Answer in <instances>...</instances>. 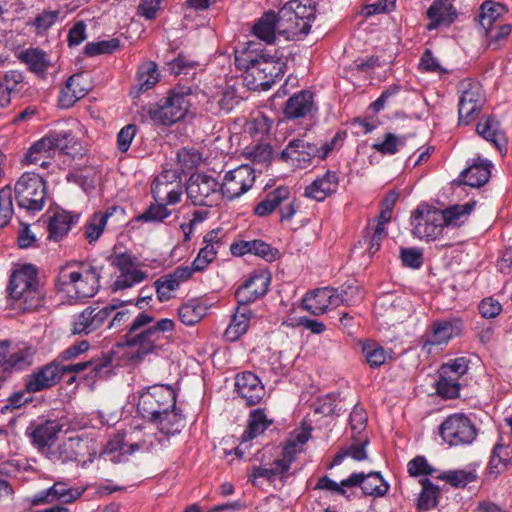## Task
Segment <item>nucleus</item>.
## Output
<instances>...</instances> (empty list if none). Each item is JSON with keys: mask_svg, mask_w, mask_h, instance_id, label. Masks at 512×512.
Instances as JSON below:
<instances>
[{"mask_svg": "<svg viewBox=\"0 0 512 512\" xmlns=\"http://www.w3.org/2000/svg\"><path fill=\"white\" fill-rule=\"evenodd\" d=\"M439 433L444 442L450 446L469 445L477 437V429L464 414L455 413L448 416L440 425Z\"/></svg>", "mask_w": 512, "mask_h": 512, "instance_id": "10", "label": "nucleus"}, {"mask_svg": "<svg viewBox=\"0 0 512 512\" xmlns=\"http://www.w3.org/2000/svg\"><path fill=\"white\" fill-rule=\"evenodd\" d=\"M463 331V322L459 318L435 320L422 336L423 349L429 352L433 346L447 345Z\"/></svg>", "mask_w": 512, "mask_h": 512, "instance_id": "14", "label": "nucleus"}, {"mask_svg": "<svg viewBox=\"0 0 512 512\" xmlns=\"http://www.w3.org/2000/svg\"><path fill=\"white\" fill-rule=\"evenodd\" d=\"M288 197V187L279 186L267 193L265 199L260 201L254 209L257 216L265 217L273 213L277 207Z\"/></svg>", "mask_w": 512, "mask_h": 512, "instance_id": "49", "label": "nucleus"}, {"mask_svg": "<svg viewBox=\"0 0 512 512\" xmlns=\"http://www.w3.org/2000/svg\"><path fill=\"white\" fill-rule=\"evenodd\" d=\"M18 59L27 65L28 69L36 74L43 75L51 65L46 52L38 48H28L21 51Z\"/></svg>", "mask_w": 512, "mask_h": 512, "instance_id": "45", "label": "nucleus"}, {"mask_svg": "<svg viewBox=\"0 0 512 512\" xmlns=\"http://www.w3.org/2000/svg\"><path fill=\"white\" fill-rule=\"evenodd\" d=\"M73 220L74 217L67 211L55 212L48 225L49 238L61 240L69 232Z\"/></svg>", "mask_w": 512, "mask_h": 512, "instance_id": "52", "label": "nucleus"}, {"mask_svg": "<svg viewBox=\"0 0 512 512\" xmlns=\"http://www.w3.org/2000/svg\"><path fill=\"white\" fill-rule=\"evenodd\" d=\"M283 6L291 10L294 16H297L301 22H306V24H310L315 18L316 6L313 0H290Z\"/></svg>", "mask_w": 512, "mask_h": 512, "instance_id": "55", "label": "nucleus"}, {"mask_svg": "<svg viewBox=\"0 0 512 512\" xmlns=\"http://www.w3.org/2000/svg\"><path fill=\"white\" fill-rule=\"evenodd\" d=\"M361 350L365 362L373 369L379 368L391 359V351L384 349L375 341H364Z\"/></svg>", "mask_w": 512, "mask_h": 512, "instance_id": "48", "label": "nucleus"}, {"mask_svg": "<svg viewBox=\"0 0 512 512\" xmlns=\"http://www.w3.org/2000/svg\"><path fill=\"white\" fill-rule=\"evenodd\" d=\"M97 454L96 443L87 436L76 435L62 441L53 451L50 460L66 463L91 459Z\"/></svg>", "mask_w": 512, "mask_h": 512, "instance_id": "11", "label": "nucleus"}, {"mask_svg": "<svg viewBox=\"0 0 512 512\" xmlns=\"http://www.w3.org/2000/svg\"><path fill=\"white\" fill-rule=\"evenodd\" d=\"M7 290L14 306L22 311L35 310L44 300L38 272L32 264L22 265L12 272Z\"/></svg>", "mask_w": 512, "mask_h": 512, "instance_id": "4", "label": "nucleus"}, {"mask_svg": "<svg viewBox=\"0 0 512 512\" xmlns=\"http://www.w3.org/2000/svg\"><path fill=\"white\" fill-rule=\"evenodd\" d=\"M271 283V274L267 269L254 270L249 277L240 285L235 298L237 304H250L263 297Z\"/></svg>", "mask_w": 512, "mask_h": 512, "instance_id": "18", "label": "nucleus"}, {"mask_svg": "<svg viewBox=\"0 0 512 512\" xmlns=\"http://www.w3.org/2000/svg\"><path fill=\"white\" fill-rule=\"evenodd\" d=\"M254 182V169L249 165H240L225 174L220 185L221 195L228 200H234L250 190Z\"/></svg>", "mask_w": 512, "mask_h": 512, "instance_id": "15", "label": "nucleus"}, {"mask_svg": "<svg viewBox=\"0 0 512 512\" xmlns=\"http://www.w3.org/2000/svg\"><path fill=\"white\" fill-rule=\"evenodd\" d=\"M151 422L157 425L160 433L169 437L181 432L185 426V417L175 405Z\"/></svg>", "mask_w": 512, "mask_h": 512, "instance_id": "40", "label": "nucleus"}, {"mask_svg": "<svg viewBox=\"0 0 512 512\" xmlns=\"http://www.w3.org/2000/svg\"><path fill=\"white\" fill-rule=\"evenodd\" d=\"M251 33L266 44H273L276 40V35H278L276 13L273 10L263 13L253 24Z\"/></svg>", "mask_w": 512, "mask_h": 512, "instance_id": "37", "label": "nucleus"}, {"mask_svg": "<svg viewBox=\"0 0 512 512\" xmlns=\"http://www.w3.org/2000/svg\"><path fill=\"white\" fill-rule=\"evenodd\" d=\"M339 178L336 172L327 171L321 178L314 180L305 189V196L316 201H323L329 195L336 192Z\"/></svg>", "mask_w": 512, "mask_h": 512, "instance_id": "35", "label": "nucleus"}, {"mask_svg": "<svg viewBox=\"0 0 512 512\" xmlns=\"http://www.w3.org/2000/svg\"><path fill=\"white\" fill-rule=\"evenodd\" d=\"M89 85L82 73L71 75L62 86L58 102L61 108H70L89 92Z\"/></svg>", "mask_w": 512, "mask_h": 512, "instance_id": "28", "label": "nucleus"}, {"mask_svg": "<svg viewBox=\"0 0 512 512\" xmlns=\"http://www.w3.org/2000/svg\"><path fill=\"white\" fill-rule=\"evenodd\" d=\"M511 463L512 449L501 442L495 444L488 465L489 474L496 478L499 474L507 470Z\"/></svg>", "mask_w": 512, "mask_h": 512, "instance_id": "47", "label": "nucleus"}, {"mask_svg": "<svg viewBox=\"0 0 512 512\" xmlns=\"http://www.w3.org/2000/svg\"><path fill=\"white\" fill-rule=\"evenodd\" d=\"M281 156L300 168H306L311 164L313 158H319L318 145L305 139H294L282 151Z\"/></svg>", "mask_w": 512, "mask_h": 512, "instance_id": "23", "label": "nucleus"}, {"mask_svg": "<svg viewBox=\"0 0 512 512\" xmlns=\"http://www.w3.org/2000/svg\"><path fill=\"white\" fill-rule=\"evenodd\" d=\"M186 194L195 206L212 207L220 200V184L210 175L193 174L187 182Z\"/></svg>", "mask_w": 512, "mask_h": 512, "instance_id": "12", "label": "nucleus"}, {"mask_svg": "<svg viewBox=\"0 0 512 512\" xmlns=\"http://www.w3.org/2000/svg\"><path fill=\"white\" fill-rule=\"evenodd\" d=\"M61 379V365L57 363L47 364L25 378V390L36 393L51 388Z\"/></svg>", "mask_w": 512, "mask_h": 512, "instance_id": "22", "label": "nucleus"}, {"mask_svg": "<svg viewBox=\"0 0 512 512\" xmlns=\"http://www.w3.org/2000/svg\"><path fill=\"white\" fill-rule=\"evenodd\" d=\"M191 276L192 270H190L189 266H179L171 273L159 277L154 283L158 300L160 302L170 300L172 292L176 291Z\"/></svg>", "mask_w": 512, "mask_h": 512, "instance_id": "27", "label": "nucleus"}, {"mask_svg": "<svg viewBox=\"0 0 512 512\" xmlns=\"http://www.w3.org/2000/svg\"><path fill=\"white\" fill-rule=\"evenodd\" d=\"M406 299L393 293L380 296L375 304V310L381 317L387 320L397 322L402 320L408 314V309L404 306Z\"/></svg>", "mask_w": 512, "mask_h": 512, "instance_id": "32", "label": "nucleus"}, {"mask_svg": "<svg viewBox=\"0 0 512 512\" xmlns=\"http://www.w3.org/2000/svg\"><path fill=\"white\" fill-rule=\"evenodd\" d=\"M460 387L458 377L444 375V373L440 371V378L436 385L438 395L447 399L456 398L459 396Z\"/></svg>", "mask_w": 512, "mask_h": 512, "instance_id": "59", "label": "nucleus"}, {"mask_svg": "<svg viewBox=\"0 0 512 512\" xmlns=\"http://www.w3.org/2000/svg\"><path fill=\"white\" fill-rule=\"evenodd\" d=\"M353 443L347 447L340 449V451L334 456L332 466L341 464L345 458L351 457L356 461H362L367 459L366 446L369 443L367 436L356 437L351 436Z\"/></svg>", "mask_w": 512, "mask_h": 512, "instance_id": "46", "label": "nucleus"}, {"mask_svg": "<svg viewBox=\"0 0 512 512\" xmlns=\"http://www.w3.org/2000/svg\"><path fill=\"white\" fill-rule=\"evenodd\" d=\"M343 485H351V487L359 486L364 495L381 497L384 496L389 485L384 481L379 472L352 473L348 478L344 479Z\"/></svg>", "mask_w": 512, "mask_h": 512, "instance_id": "25", "label": "nucleus"}, {"mask_svg": "<svg viewBox=\"0 0 512 512\" xmlns=\"http://www.w3.org/2000/svg\"><path fill=\"white\" fill-rule=\"evenodd\" d=\"M110 367L111 359L109 357L82 361L75 364L61 365V377L66 373H79L89 370L88 375L91 378H103L109 373Z\"/></svg>", "mask_w": 512, "mask_h": 512, "instance_id": "36", "label": "nucleus"}, {"mask_svg": "<svg viewBox=\"0 0 512 512\" xmlns=\"http://www.w3.org/2000/svg\"><path fill=\"white\" fill-rule=\"evenodd\" d=\"M313 107V94L310 91L302 90L286 101L284 114L289 119L302 118L308 115Z\"/></svg>", "mask_w": 512, "mask_h": 512, "instance_id": "38", "label": "nucleus"}, {"mask_svg": "<svg viewBox=\"0 0 512 512\" xmlns=\"http://www.w3.org/2000/svg\"><path fill=\"white\" fill-rule=\"evenodd\" d=\"M367 234L364 240L368 245L367 251L370 256L374 255L380 250L381 242L387 236L386 228L369 224L366 228Z\"/></svg>", "mask_w": 512, "mask_h": 512, "instance_id": "63", "label": "nucleus"}, {"mask_svg": "<svg viewBox=\"0 0 512 512\" xmlns=\"http://www.w3.org/2000/svg\"><path fill=\"white\" fill-rule=\"evenodd\" d=\"M14 214L12 189L9 185L0 189V226L8 225Z\"/></svg>", "mask_w": 512, "mask_h": 512, "instance_id": "61", "label": "nucleus"}, {"mask_svg": "<svg viewBox=\"0 0 512 512\" xmlns=\"http://www.w3.org/2000/svg\"><path fill=\"white\" fill-rule=\"evenodd\" d=\"M480 10L481 13L479 23L483 29H489L490 27H493V23L508 11L504 4L491 0L483 2Z\"/></svg>", "mask_w": 512, "mask_h": 512, "instance_id": "53", "label": "nucleus"}, {"mask_svg": "<svg viewBox=\"0 0 512 512\" xmlns=\"http://www.w3.org/2000/svg\"><path fill=\"white\" fill-rule=\"evenodd\" d=\"M175 323L172 319L155 318L147 312L139 313L123 336V345L133 349L131 360L141 361L147 355L162 351L170 342Z\"/></svg>", "mask_w": 512, "mask_h": 512, "instance_id": "1", "label": "nucleus"}, {"mask_svg": "<svg viewBox=\"0 0 512 512\" xmlns=\"http://www.w3.org/2000/svg\"><path fill=\"white\" fill-rule=\"evenodd\" d=\"M422 490L418 498V509L427 511L434 508L438 503L440 490L429 479L423 478L420 481Z\"/></svg>", "mask_w": 512, "mask_h": 512, "instance_id": "54", "label": "nucleus"}, {"mask_svg": "<svg viewBox=\"0 0 512 512\" xmlns=\"http://www.w3.org/2000/svg\"><path fill=\"white\" fill-rule=\"evenodd\" d=\"M119 213L121 216L124 214L123 209L117 206L108 207L105 211L95 212L87 221L85 225V238L89 243L97 241L108 223V221Z\"/></svg>", "mask_w": 512, "mask_h": 512, "instance_id": "34", "label": "nucleus"}, {"mask_svg": "<svg viewBox=\"0 0 512 512\" xmlns=\"http://www.w3.org/2000/svg\"><path fill=\"white\" fill-rule=\"evenodd\" d=\"M491 164L488 161L479 159L478 162L473 163L464 171L460 177L465 185L470 187H481L486 184L490 178Z\"/></svg>", "mask_w": 512, "mask_h": 512, "instance_id": "43", "label": "nucleus"}, {"mask_svg": "<svg viewBox=\"0 0 512 512\" xmlns=\"http://www.w3.org/2000/svg\"><path fill=\"white\" fill-rule=\"evenodd\" d=\"M151 449L152 443L146 439L134 441L132 435L126 439L125 434L117 433L107 442L104 454L113 462H121L137 451L149 452Z\"/></svg>", "mask_w": 512, "mask_h": 512, "instance_id": "19", "label": "nucleus"}, {"mask_svg": "<svg viewBox=\"0 0 512 512\" xmlns=\"http://www.w3.org/2000/svg\"><path fill=\"white\" fill-rule=\"evenodd\" d=\"M443 221L440 209L421 204L411 217L412 234L421 240L433 241L442 234Z\"/></svg>", "mask_w": 512, "mask_h": 512, "instance_id": "9", "label": "nucleus"}, {"mask_svg": "<svg viewBox=\"0 0 512 512\" xmlns=\"http://www.w3.org/2000/svg\"><path fill=\"white\" fill-rule=\"evenodd\" d=\"M235 65L244 70L247 85L254 90H268L284 75L286 64L282 57L269 54H254L243 49L236 51Z\"/></svg>", "mask_w": 512, "mask_h": 512, "instance_id": "2", "label": "nucleus"}, {"mask_svg": "<svg viewBox=\"0 0 512 512\" xmlns=\"http://www.w3.org/2000/svg\"><path fill=\"white\" fill-rule=\"evenodd\" d=\"M239 102L240 97L233 86H219L209 97L207 108L215 114L229 113Z\"/></svg>", "mask_w": 512, "mask_h": 512, "instance_id": "33", "label": "nucleus"}, {"mask_svg": "<svg viewBox=\"0 0 512 512\" xmlns=\"http://www.w3.org/2000/svg\"><path fill=\"white\" fill-rule=\"evenodd\" d=\"M206 313L207 306L199 299H190L178 309L180 321L187 326L195 325L201 321Z\"/></svg>", "mask_w": 512, "mask_h": 512, "instance_id": "50", "label": "nucleus"}, {"mask_svg": "<svg viewBox=\"0 0 512 512\" xmlns=\"http://www.w3.org/2000/svg\"><path fill=\"white\" fill-rule=\"evenodd\" d=\"M189 107L188 95L173 89L166 97L149 105L147 114L155 124L170 126L183 119Z\"/></svg>", "mask_w": 512, "mask_h": 512, "instance_id": "6", "label": "nucleus"}, {"mask_svg": "<svg viewBox=\"0 0 512 512\" xmlns=\"http://www.w3.org/2000/svg\"><path fill=\"white\" fill-rule=\"evenodd\" d=\"M62 427V424L57 420L41 417L30 421L25 430V435L38 452L50 459L51 454L55 450L54 444L59 433L62 431Z\"/></svg>", "mask_w": 512, "mask_h": 512, "instance_id": "8", "label": "nucleus"}, {"mask_svg": "<svg viewBox=\"0 0 512 512\" xmlns=\"http://www.w3.org/2000/svg\"><path fill=\"white\" fill-rule=\"evenodd\" d=\"M84 488L68 487L65 483L57 482L41 495L36 496L33 500L34 504H40L48 501L49 497L59 500L63 503H70L77 500L84 493Z\"/></svg>", "mask_w": 512, "mask_h": 512, "instance_id": "39", "label": "nucleus"}, {"mask_svg": "<svg viewBox=\"0 0 512 512\" xmlns=\"http://www.w3.org/2000/svg\"><path fill=\"white\" fill-rule=\"evenodd\" d=\"M151 192L156 202L174 205L182 196L181 179L175 170H166L159 174L151 185Z\"/></svg>", "mask_w": 512, "mask_h": 512, "instance_id": "17", "label": "nucleus"}, {"mask_svg": "<svg viewBox=\"0 0 512 512\" xmlns=\"http://www.w3.org/2000/svg\"><path fill=\"white\" fill-rule=\"evenodd\" d=\"M176 405V392L168 385L156 384L142 390L138 396L137 412L152 421Z\"/></svg>", "mask_w": 512, "mask_h": 512, "instance_id": "5", "label": "nucleus"}, {"mask_svg": "<svg viewBox=\"0 0 512 512\" xmlns=\"http://www.w3.org/2000/svg\"><path fill=\"white\" fill-rule=\"evenodd\" d=\"M252 310L249 304H238L235 314L233 315L230 325L225 330V337L229 341H235L249 328Z\"/></svg>", "mask_w": 512, "mask_h": 512, "instance_id": "41", "label": "nucleus"}, {"mask_svg": "<svg viewBox=\"0 0 512 512\" xmlns=\"http://www.w3.org/2000/svg\"><path fill=\"white\" fill-rule=\"evenodd\" d=\"M119 46L120 42L116 38L110 40H102L98 42H89L84 47V53L89 57L101 54H111L115 50H117Z\"/></svg>", "mask_w": 512, "mask_h": 512, "instance_id": "64", "label": "nucleus"}, {"mask_svg": "<svg viewBox=\"0 0 512 512\" xmlns=\"http://www.w3.org/2000/svg\"><path fill=\"white\" fill-rule=\"evenodd\" d=\"M405 145V136H397L393 133H386L382 142L374 143L372 149L384 154L393 155Z\"/></svg>", "mask_w": 512, "mask_h": 512, "instance_id": "60", "label": "nucleus"}, {"mask_svg": "<svg viewBox=\"0 0 512 512\" xmlns=\"http://www.w3.org/2000/svg\"><path fill=\"white\" fill-rule=\"evenodd\" d=\"M278 21V35L285 37L287 40L299 39L309 33L311 24L301 22L297 16H294L291 10L283 6L276 13Z\"/></svg>", "mask_w": 512, "mask_h": 512, "instance_id": "29", "label": "nucleus"}, {"mask_svg": "<svg viewBox=\"0 0 512 512\" xmlns=\"http://www.w3.org/2000/svg\"><path fill=\"white\" fill-rule=\"evenodd\" d=\"M477 133L492 142L499 150L506 146L507 139L499 122L492 117H483L476 126Z\"/></svg>", "mask_w": 512, "mask_h": 512, "instance_id": "44", "label": "nucleus"}, {"mask_svg": "<svg viewBox=\"0 0 512 512\" xmlns=\"http://www.w3.org/2000/svg\"><path fill=\"white\" fill-rule=\"evenodd\" d=\"M146 278L147 274L138 268L119 272V275L112 284V290L119 291L131 288L143 282Z\"/></svg>", "mask_w": 512, "mask_h": 512, "instance_id": "56", "label": "nucleus"}, {"mask_svg": "<svg viewBox=\"0 0 512 512\" xmlns=\"http://www.w3.org/2000/svg\"><path fill=\"white\" fill-rule=\"evenodd\" d=\"M101 269L90 262H69L58 272L56 285L68 298L93 297L100 288Z\"/></svg>", "mask_w": 512, "mask_h": 512, "instance_id": "3", "label": "nucleus"}, {"mask_svg": "<svg viewBox=\"0 0 512 512\" xmlns=\"http://www.w3.org/2000/svg\"><path fill=\"white\" fill-rule=\"evenodd\" d=\"M165 202L151 204L145 212L137 217L140 222H163L171 215V211L166 207Z\"/></svg>", "mask_w": 512, "mask_h": 512, "instance_id": "62", "label": "nucleus"}, {"mask_svg": "<svg viewBox=\"0 0 512 512\" xmlns=\"http://www.w3.org/2000/svg\"><path fill=\"white\" fill-rule=\"evenodd\" d=\"M49 140L52 142L54 154L59 151L63 154H72L74 147L77 145V140L71 132H50L47 134Z\"/></svg>", "mask_w": 512, "mask_h": 512, "instance_id": "58", "label": "nucleus"}, {"mask_svg": "<svg viewBox=\"0 0 512 512\" xmlns=\"http://www.w3.org/2000/svg\"><path fill=\"white\" fill-rule=\"evenodd\" d=\"M123 302L108 304L104 307L85 308L81 313L73 316L71 331L73 334L88 335L103 326L110 314L118 309Z\"/></svg>", "mask_w": 512, "mask_h": 512, "instance_id": "13", "label": "nucleus"}, {"mask_svg": "<svg viewBox=\"0 0 512 512\" xmlns=\"http://www.w3.org/2000/svg\"><path fill=\"white\" fill-rule=\"evenodd\" d=\"M33 354L30 347L11 351L9 341H0V369L3 371L23 370L32 364Z\"/></svg>", "mask_w": 512, "mask_h": 512, "instance_id": "24", "label": "nucleus"}, {"mask_svg": "<svg viewBox=\"0 0 512 512\" xmlns=\"http://www.w3.org/2000/svg\"><path fill=\"white\" fill-rule=\"evenodd\" d=\"M344 300V295L337 289L323 287L307 293L302 299V306L314 315H321L340 306Z\"/></svg>", "mask_w": 512, "mask_h": 512, "instance_id": "20", "label": "nucleus"}, {"mask_svg": "<svg viewBox=\"0 0 512 512\" xmlns=\"http://www.w3.org/2000/svg\"><path fill=\"white\" fill-rule=\"evenodd\" d=\"M17 205L29 212L43 209L46 200V182L43 177L32 172H25L14 186Z\"/></svg>", "mask_w": 512, "mask_h": 512, "instance_id": "7", "label": "nucleus"}, {"mask_svg": "<svg viewBox=\"0 0 512 512\" xmlns=\"http://www.w3.org/2000/svg\"><path fill=\"white\" fill-rule=\"evenodd\" d=\"M476 203L467 202L462 205H454L445 210H441L444 221L443 227H460L469 217Z\"/></svg>", "mask_w": 512, "mask_h": 512, "instance_id": "51", "label": "nucleus"}, {"mask_svg": "<svg viewBox=\"0 0 512 512\" xmlns=\"http://www.w3.org/2000/svg\"><path fill=\"white\" fill-rule=\"evenodd\" d=\"M436 478L445 481L454 488H464L474 482L477 476L471 471L449 470L438 474Z\"/></svg>", "mask_w": 512, "mask_h": 512, "instance_id": "57", "label": "nucleus"}, {"mask_svg": "<svg viewBox=\"0 0 512 512\" xmlns=\"http://www.w3.org/2000/svg\"><path fill=\"white\" fill-rule=\"evenodd\" d=\"M484 103L485 96L479 84L462 82L458 105L460 123L469 124L475 120L481 112Z\"/></svg>", "mask_w": 512, "mask_h": 512, "instance_id": "16", "label": "nucleus"}, {"mask_svg": "<svg viewBox=\"0 0 512 512\" xmlns=\"http://www.w3.org/2000/svg\"><path fill=\"white\" fill-rule=\"evenodd\" d=\"M159 76L156 63L148 61L141 64L137 72V86L131 89V95L138 97L153 88L158 83Z\"/></svg>", "mask_w": 512, "mask_h": 512, "instance_id": "42", "label": "nucleus"}, {"mask_svg": "<svg viewBox=\"0 0 512 512\" xmlns=\"http://www.w3.org/2000/svg\"><path fill=\"white\" fill-rule=\"evenodd\" d=\"M272 424V420L268 419L264 410L254 409L249 414L248 425L242 434V441L235 448V454L243 458L246 450L249 448V442L258 437Z\"/></svg>", "mask_w": 512, "mask_h": 512, "instance_id": "26", "label": "nucleus"}, {"mask_svg": "<svg viewBox=\"0 0 512 512\" xmlns=\"http://www.w3.org/2000/svg\"><path fill=\"white\" fill-rule=\"evenodd\" d=\"M54 156L52 142L49 140L48 135H46L30 146L22 159V164L27 166L35 165L47 169L51 166Z\"/></svg>", "mask_w": 512, "mask_h": 512, "instance_id": "30", "label": "nucleus"}, {"mask_svg": "<svg viewBox=\"0 0 512 512\" xmlns=\"http://www.w3.org/2000/svg\"><path fill=\"white\" fill-rule=\"evenodd\" d=\"M235 389L247 406L259 404L266 394L265 387L260 378L250 371L237 374Z\"/></svg>", "mask_w": 512, "mask_h": 512, "instance_id": "21", "label": "nucleus"}, {"mask_svg": "<svg viewBox=\"0 0 512 512\" xmlns=\"http://www.w3.org/2000/svg\"><path fill=\"white\" fill-rule=\"evenodd\" d=\"M429 23L427 30L440 26L449 27L457 18V11L449 0H434L426 12Z\"/></svg>", "mask_w": 512, "mask_h": 512, "instance_id": "31", "label": "nucleus"}]
</instances>
